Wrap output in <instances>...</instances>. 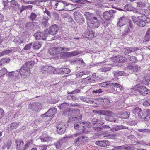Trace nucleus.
<instances>
[{
  "mask_svg": "<svg viewBox=\"0 0 150 150\" xmlns=\"http://www.w3.org/2000/svg\"><path fill=\"white\" fill-rule=\"evenodd\" d=\"M85 16L86 19L91 22L90 25V27L93 28H98L100 25V21L102 18L98 15L96 16L89 12L85 13Z\"/></svg>",
  "mask_w": 150,
  "mask_h": 150,
  "instance_id": "nucleus-1",
  "label": "nucleus"
},
{
  "mask_svg": "<svg viewBox=\"0 0 150 150\" xmlns=\"http://www.w3.org/2000/svg\"><path fill=\"white\" fill-rule=\"evenodd\" d=\"M35 63V62L32 61L27 62L21 67L19 70H16L15 72L18 73L17 75L20 74L23 78H26L30 75V69Z\"/></svg>",
  "mask_w": 150,
  "mask_h": 150,
  "instance_id": "nucleus-2",
  "label": "nucleus"
},
{
  "mask_svg": "<svg viewBox=\"0 0 150 150\" xmlns=\"http://www.w3.org/2000/svg\"><path fill=\"white\" fill-rule=\"evenodd\" d=\"M79 121H77V123H75L74 124V128L77 130L78 132L72 135L68 136L65 137V138L68 139H70L73 138H75L77 137L80 134H87L90 132V131L89 129L87 128L86 129L84 127V125L83 123H79Z\"/></svg>",
  "mask_w": 150,
  "mask_h": 150,
  "instance_id": "nucleus-3",
  "label": "nucleus"
},
{
  "mask_svg": "<svg viewBox=\"0 0 150 150\" xmlns=\"http://www.w3.org/2000/svg\"><path fill=\"white\" fill-rule=\"evenodd\" d=\"M132 19L134 22L139 27H144L147 23H150V18L146 16L140 15L137 18L133 16H132Z\"/></svg>",
  "mask_w": 150,
  "mask_h": 150,
  "instance_id": "nucleus-4",
  "label": "nucleus"
},
{
  "mask_svg": "<svg viewBox=\"0 0 150 150\" xmlns=\"http://www.w3.org/2000/svg\"><path fill=\"white\" fill-rule=\"evenodd\" d=\"M68 122H77L82 119V115L80 113L79 109H74L69 111L68 113Z\"/></svg>",
  "mask_w": 150,
  "mask_h": 150,
  "instance_id": "nucleus-5",
  "label": "nucleus"
},
{
  "mask_svg": "<svg viewBox=\"0 0 150 150\" xmlns=\"http://www.w3.org/2000/svg\"><path fill=\"white\" fill-rule=\"evenodd\" d=\"M131 92L132 93H139L143 94L146 93L148 94L150 93V90L144 86H139V85H136L133 88L131 89Z\"/></svg>",
  "mask_w": 150,
  "mask_h": 150,
  "instance_id": "nucleus-6",
  "label": "nucleus"
},
{
  "mask_svg": "<svg viewBox=\"0 0 150 150\" xmlns=\"http://www.w3.org/2000/svg\"><path fill=\"white\" fill-rule=\"evenodd\" d=\"M47 32L48 29H46L43 32H41L40 30H38L34 34L33 36L37 40L42 39L45 41L46 40L47 38L48 35Z\"/></svg>",
  "mask_w": 150,
  "mask_h": 150,
  "instance_id": "nucleus-7",
  "label": "nucleus"
},
{
  "mask_svg": "<svg viewBox=\"0 0 150 150\" xmlns=\"http://www.w3.org/2000/svg\"><path fill=\"white\" fill-rule=\"evenodd\" d=\"M77 137L74 141L73 143L75 146H79L80 144H83L88 141L89 138L86 136L79 135Z\"/></svg>",
  "mask_w": 150,
  "mask_h": 150,
  "instance_id": "nucleus-8",
  "label": "nucleus"
},
{
  "mask_svg": "<svg viewBox=\"0 0 150 150\" xmlns=\"http://www.w3.org/2000/svg\"><path fill=\"white\" fill-rule=\"evenodd\" d=\"M105 112V114L107 115L105 117L106 120L114 122H117V119L115 118V114L113 112L106 110Z\"/></svg>",
  "mask_w": 150,
  "mask_h": 150,
  "instance_id": "nucleus-9",
  "label": "nucleus"
},
{
  "mask_svg": "<svg viewBox=\"0 0 150 150\" xmlns=\"http://www.w3.org/2000/svg\"><path fill=\"white\" fill-rule=\"evenodd\" d=\"M74 19L79 24L81 25L84 23V18L79 12L76 11L74 12Z\"/></svg>",
  "mask_w": 150,
  "mask_h": 150,
  "instance_id": "nucleus-10",
  "label": "nucleus"
},
{
  "mask_svg": "<svg viewBox=\"0 0 150 150\" xmlns=\"http://www.w3.org/2000/svg\"><path fill=\"white\" fill-rule=\"evenodd\" d=\"M67 127V125L63 122H59L56 125L57 133L60 134L64 133L66 131Z\"/></svg>",
  "mask_w": 150,
  "mask_h": 150,
  "instance_id": "nucleus-11",
  "label": "nucleus"
},
{
  "mask_svg": "<svg viewBox=\"0 0 150 150\" xmlns=\"http://www.w3.org/2000/svg\"><path fill=\"white\" fill-rule=\"evenodd\" d=\"M67 127V125L63 122H59L56 125L57 133L60 134L64 133L66 131Z\"/></svg>",
  "mask_w": 150,
  "mask_h": 150,
  "instance_id": "nucleus-12",
  "label": "nucleus"
},
{
  "mask_svg": "<svg viewBox=\"0 0 150 150\" xmlns=\"http://www.w3.org/2000/svg\"><path fill=\"white\" fill-rule=\"evenodd\" d=\"M116 12V11L113 10L105 11L103 13V18L106 21L110 20L114 18V14Z\"/></svg>",
  "mask_w": 150,
  "mask_h": 150,
  "instance_id": "nucleus-13",
  "label": "nucleus"
},
{
  "mask_svg": "<svg viewBox=\"0 0 150 150\" xmlns=\"http://www.w3.org/2000/svg\"><path fill=\"white\" fill-rule=\"evenodd\" d=\"M59 30L58 25L56 24H53L48 29L47 33L48 35H54L56 34Z\"/></svg>",
  "mask_w": 150,
  "mask_h": 150,
  "instance_id": "nucleus-14",
  "label": "nucleus"
},
{
  "mask_svg": "<svg viewBox=\"0 0 150 150\" xmlns=\"http://www.w3.org/2000/svg\"><path fill=\"white\" fill-rule=\"evenodd\" d=\"M62 49L61 47H53L48 50V53L50 55L55 56L62 52Z\"/></svg>",
  "mask_w": 150,
  "mask_h": 150,
  "instance_id": "nucleus-15",
  "label": "nucleus"
},
{
  "mask_svg": "<svg viewBox=\"0 0 150 150\" xmlns=\"http://www.w3.org/2000/svg\"><path fill=\"white\" fill-rule=\"evenodd\" d=\"M24 142L22 139L15 140L16 149V150H23Z\"/></svg>",
  "mask_w": 150,
  "mask_h": 150,
  "instance_id": "nucleus-16",
  "label": "nucleus"
},
{
  "mask_svg": "<svg viewBox=\"0 0 150 150\" xmlns=\"http://www.w3.org/2000/svg\"><path fill=\"white\" fill-rule=\"evenodd\" d=\"M42 142H46L50 141L52 140V138L49 136L46 132H43L40 138Z\"/></svg>",
  "mask_w": 150,
  "mask_h": 150,
  "instance_id": "nucleus-17",
  "label": "nucleus"
},
{
  "mask_svg": "<svg viewBox=\"0 0 150 150\" xmlns=\"http://www.w3.org/2000/svg\"><path fill=\"white\" fill-rule=\"evenodd\" d=\"M134 147L132 146H129L128 145L126 144L120 146L114 147L113 150H122L125 149L127 150H132L134 149Z\"/></svg>",
  "mask_w": 150,
  "mask_h": 150,
  "instance_id": "nucleus-18",
  "label": "nucleus"
},
{
  "mask_svg": "<svg viewBox=\"0 0 150 150\" xmlns=\"http://www.w3.org/2000/svg\"><path fill=\"white\" fill-rule=\"evenodd\" d=\"M42 107L41 103L39 102H35L29 104V108L32 109L35 111H38V109L41 108Z\"/></svg>",
  "mask_w": 150,
  "mask_h": 150,
  "instance_id": "nucleus-19",
  "label": "nucleus"
},
{
  "mask_svg": "<svg viewBox=\"0 0 150 150\" xmlns=\"http://www.w3.org/2000/svg\"><path fill=\"white\" fill-rule=\"evenodd\" d=\"M95 143L97 145L103 147H106L110 145V142L106 140L96 141Z\"/></svg>",
  "mask_w": 150,
  "mask_h": 150,
  "instance_id": "nucleus-20",
  "label": "nucleus"
},
{
  "mask_svg": "<svg viewBox=\"0 0 150 150\" xmlns=\"http://www.w3.org/2000/svg\"><path fill=\"white\" fill-rule=\"evenodd\" d=\"M10 2L11 9L14 11H18L20 5L15 0H12Z\"/></svg>",
  "mask_w": 150,
  "mask_h": 150,
  "instance_id": "nucleus-21",
  "label": "nucleus"
},
{
  "mask_svg": "<svg viewBox=\"0 0 150 150\" xmlns=\"http://www.w3.org/2000/svg\"><path fill=\"white\" fill-rule=\"evenodd\" d=\"M139 48L137 47H126L125 49L124 53L125 55H127L132 52L137 51Z\"/></svg>",
  "mask_w": 150,
  "mask_h": 150,
  "instance_id": "nucleus-22",
  "label": "nucleus"
},
{
  "mask_svg": "<svg viewBox=\"0 0 150 150\" xmlns=\"http://www.w3.org/2000/svg\"><path fill=\"white\" fill-rule=\"evenodd\" d=\"M49 18L47 16H44L41 21V25L44 27L47 28L50 25L48 23Z\"/></svg>",
  "mask_w": 150,
  "mask_h": 150,
  "instance_id": "nucleus-23",
  "label": "nucleus"
},
{
  "mask_svg": "<svg viewBox=\"0 0 150 150\" xmlns=\"http://www.w3.org/2000/svg\"><path fill=\"white\" fill-rule=\"evenodd\" d=\"M149 111V110H146L143 112H142V110L141 111L140 113L138 115V117L144 119H146L147 117H148V113Z\"/></svg>",
  "mask_w": 150,
  "mask_h": 150,
  "instance_id": "nucleus-24",
  "label": "nucleus"
},
{
  "mask_svg": "<svg viewBox=\"0 0 150 150\" xmlns=\"http://www.w3.org/2000/svg\"><path fill=\"white\" fill-rule=\"evenodd\" d=\"M34 22H29L27 23L25 26V28L26 30H35V25Z\"/></svg>",
  "mask_w": 150,
  "mask_h": 150,
  "instance_id": "nucleus-25",
  "label": "nucleus"
},
{
  "mask_svg": "<svg viewBox=\"0 0 150 150\" xmlns=\"http://www.w3.org/2000/svg\"><path fill=\"white\" fill-rule=\"evenodd\" d=\"M83 37L85 38H91L94 35V33L92 31L86 30L83 35Z\"/></svg>",
  "mask_w": 150,
  "mask_h": 150,
  "instance_id": "nucleus-26",
  "label": "nucleus"
},
{
  "mask_svg": "<svg viewBox=\"0 0 150 150\" xmlns=\"http://www.w3.org/2000/svg\"><path fill=\"white\" fill-rule=\"evenodd\" d=\"M19 122H13L10 124V127H7V129L9 131H11L13 129H15L18 127L19 125Z\"/></svg>",
  "mask_w": 150,
  "mask_h": 150,
  "instance_id": "nucleus-27",
  "label": "nucleus"
},
{
  "mask_svg": "<svg viewBox=\"0 0 150 150\" xmlns=\"http://www.w3.org/2000/svg\"><path fill=\"white\" fill-rule=\"evenodd\" d=\"M126 20V18L125 16H123L121 17L119 19V21L117 25L120 27L123 26L125 24Z\"/></svg>",
  "mask_w": 150,
  "mask_h": 150,
  "instance_id": "nucleus-28",
  "label": "nucleus"
},
{
  "mask_svg": "<svg viewBox=\"0 0 150 150\" xmlns=\"http://www.w3.org/2000/svg\"><path fill=\"white\" fill-rule=\"evenodd\" d=\"M57 109L54 107L50 108L47 111L48 116L50 117L53 116L57 113Z\"/></svg>",
  "mask_w": 150,
  "mask_h": 150,
  "instance_id": "nucleus-29",
  "label": "nucleus"
},
{
  "mask_svg": "<svg viewBox=\"0 0 150 150\" xmlns=\"http://www.w3.org/2000/svg\"><path fill=\"white\" fill-rule=\"evenodd\" d=\"M126 60H129L131 63H135L137 62L138 60L136 57L134 56H130L127 55L126 58Z\"/></svg>",
  "mask_w": 150,
  "mask_h": 150,
  "instance_id": "nucleus-30",
  "label": "nucleus"
},
{
  "mask_svg": "<svg viewBox=\"0 0 150 150\" xmlns=\"http://www.w3.org/2000/svg\"><path fill=\"white\" fill-rule=\"evenodd\" d=\"M137 7L139 8H144L146 6V4L144 1H137L135 2Z\"/></svg>",
  "mask_w": 150,
  "mask_h": 150,
  "instance_id": "nucleus-31",
  "label": "nucleus"
},
{
  "mask_svg": "<svg viewBox=\"0 0 150 150\" xmlns=\"http://www.w3.org/2000/svg\"><path fill=\"white\" fill-rule=\"evenodd\" d=\"M113 83H110L108 82H105L100 83L99 85L102 87L104 88H113Z\"/></svg>",
  "mask_w": 150,
  "mask_h": 150,
  "instance_id": "nucleus-32",
  "label": "nucleus"
},
{
  "mask_svg": "<svg viewBox=\"0 0 150 150\" xmlns=\"http://www.w3.org/2000/svg\"><path fill=\"white\" fill-rule=\"evenodd\" d=\"M148 12V10L147 9L143 8L137 9L136 11V12L137 13L144 16H146V14Z\"/></svg>",
  "mask_w": 150,
  "mask_h": 150,
  "instance_id": "nucleus-33",
  "label": "nucleus"
},
{
  "mask_svg": "<svg viewBox=\"0 0 150 150\" xmlns=\"http://www.w3.org/2000/svg\"><path fill=\"white\" fill-rule=\"evenodd\" d=\"M68 5L67 3L63 1H59V4L58 8H59V10H63L65 6Z\"/></svg>",
  "mask_w": 150,
  "mask_h": 150,
  "instance_id": "nucleus-34",
  "label": "nucleus"
},
{
  "mask_svg": "<svg viewBox=\"0 0 150 150\" xmlns=\"http://www.w3.org/2000/svg\"><path fill=\"white\" fill-rule=\"evenodd\" d=\"M33 142L31 140L27 141L25 145H24L23 150H28V148L33 144Z\"/></svg>",
  "mask_w": 150,
  "mask_h": 150,
  "instance_id": "nucleus-35",
  "label": "nucleus"
},
{
  "mask_svg": "<svg viewBox=\"0 0 150 150\" xmlns=\"http://www.w3.org/2000/svg\"><path fill=\"white\" fill-rule=\"evenodd\" d=\"M150 28H149L146 31L144 37V42H146L148 41L150 39Z\"/></svg>",
  "mask_w": 150,
  "mask_h": 150,
  "instance_id": "nucleus-36",
  "label": "nucleus"
},
{
  "mask_svg": "<svg viewBox=\"0 0 150 150\" xmlns=\"http://www.w3.org/2000/svg\"><path fill=\"white\" fill-rule=\"evenodd\" d=\"M81 53L78 51H74L72 52H67V55L68 57L69 56H73L78 55Z\"/></svg>",
  "mask_w": 150,
  "mask_h": 150,
  "instance_id": "nucleus-37",
  "label": "nucleus"
},
{
  "mask_svg": "<svg viewBox=\"0 0 150 150\" xmlns=\"http://www.w3.org/2000/svg\"><path fill=\"white\" fill-rule=\"evenodd\" d=\"M115 58L117 59L114 62L116 63H123L125 62L127 60L124 58L122 56H120V57L117 56Z\"/></svg>",
  "mask_w": 150,
  "mask_h": 150,
  "instance_id": "nucleus-38",
  "label": "nucleus"
},
{
  "mask_svg": "<svg viewBox=\"0 0 150 150\" xmlns=\"http://www.w3.org/2000/svg\"><path fill=\"white\" fill-rule=\"evenodd\" d=\"M141 111V109L140 108L137 107L132 110V112L136 116L138 117V115L140 113Z\"/></svg>",
  "mask_w": 150,
  "mask_h": 150,
  "instance_id": "nucleus-39",
  "label": "nucleus"
},
{
  "mask_svg": "<svg viewBox=\"0 0 150 150\" xmlns=\"http://www.w3.org/2000/svg\"><path fill=\"white\" fill-rule=\"evenodd\" d=\"M43 11L44 13H45L50 18L52 17V15L53 11L49 10L46 8H45Z\"/></svg>",
  "mask_w": 150,
  "mask_h": 150,
  "instance_id": "nucleus-40",
  "label": "nucleus"
},
{
  "mask_svg": "<svg viewBox=\"0 0 150 150\" xmlns=\"http://www.w3.org/2000/svg\"><path fill=\"white\" fill-rule=\"evenodd\" d=\"M10 59L9 58H4L2 59L0 61V66H1L3 64L5 63H8L9 62Z\"/></svg>",
  "mask_w": 150,
  "mask_h": 150,
  "instance_id": "nucleus-41",
  "label": "nucleus"
},
{
  "mask_svg": "<svg viewBox=\"0 0 150 150\" xmlns=\"http://www.w3.org/2000/svg\"><path fill=\"white\" fill-rule=\"evenodd\" d=\"M13 51V50L12 49L3 51L0 52V57H1L3 55L8 54L11 52Z\"/></svg>",
  "mask_w": 150,
  "mask_h": 150,
  "instance_id": "nucleus-42",
  "label": "nucleus"
},
{
  "mask_svg": "<svg viewBox=\"0 0 150 150\" xmlns=\"http://www.w3.org/2000/svg\"><path fill=\"white\" fill-rule=\"evenodd\" d=\"M33 46L34 49L38 50L40 48L41 44L38 42H34L33 44Z\"/></svg>",
  "mask_w": 150,
  "mask_h": 150,
  "instance_id": "nucleus-43",
  "label": "nucleus"
},
{
  "mask_svg": "<svg viewBox=\"0 0 150 150\" xmlns=\"http://www.w3.org/2000/svg\"><path fill=\"white\" fill-rule=\"evenodd\" d=\"M130 115V113L129 112H125L122 113L121 115V117L122 119H127L128 118Z\"/></svg>",
  "mask_w": 150,
  "mask_h": 150,
  "instance_id": "nucleus-44",
  "label": "nucleus"
},
{
  "mask_svg": "<svg viewBox=\"0 0 150 150\" xmlns=\"http://www.w3.org/2000/svg\"><path fill=\"white\" fill-rule=\"evenodd\" d=\"M113 87H116L117 88L116 89V90H120L121 91H122L123 90V88L120 84L115 83H113Z\"/></svg>",
  "mask_w": 150,
  "mask_h": 150,
  "instance_id": "nucleus-45",
  "label": "nucleus"
},
{
  "mask_svg": "<svg viewBox=\"0 0 150 150\" xmlns=\"http://www.w3.org/2000/svg\"><path fill=\"white\" fill-rule=\"evenodd\" d=\"M47 0H38L36 1L35 4L41 6H44V3L46 2Z\"/></svg>",
  "mask_w": 150,
  "mask_h": 150,
  "instance_id": "nucleus-46",
  "label": "nucleus"
},
{
  "mask_svg": "<svg viewBox=\"0 0 150 150\" xmlns=\"http://www.w3.org/2000/svg\"><path fill=\"white\" fill-rule=\"evenodd\" d=\"M68 106V104L65 102L60 104L58 107L61 110H63L66 109Z\"/></svg>",
  "mask_w": 150,
  "mask_h": 150,
  "instance_id": "nucleus-47",
  "label": "nucleus"
},
{
  "mask_svg": "<svg viewBox=\"0 0 150 150\" xmlns=\"http://www.w3.org/2000/svg\"><path fill=\"white\" fill-rule=\"evenodd\" d=\"M67 98L69 100H74L78 99V98L73 94H69L67 96Z\"/></svg>",
  "mask_w": 150,
  "mask_h": 150,
  "instance_id": "nucleus-48",
  "label": "nucleus"
},
{
  "mask_svg": "<svg viewBox=\"0 0 150 150\" xmlns=\"http://www.w3.org/2000/svg\"><path fill=\"white\" fill-rule=\"evenodd\" d=\"M37 17V15L36 14L32 12L30 14L29 18L30 20H31L32 21H35Z\"/></svg>",
  "mask_w": 150,
  "mask_h": 150,
  "instance_id": "nucleus-49",
  "label": "nucleus"
},
{
  "mask_svg": "<svg viewBox=\"0 0 150 150\" xmlns=\"http://www.w3.org/2000/svg\"><path fill=\"white\" fill-rule=\"evenodd\" d=\"M134 8L132 7L131 5L128 4L125 5L124 7V9L125 10L127 11H133Z\"/></svg>",
  "mask_w": 150,
  "mask_h": 150,
  "instance_id": "nucleus-50",
  "label": "nucleus"
},
{
  "mask_svg": "<svg viewBox=\"0 0 150 150\" xmlns=\"http://www.w3.org/2000/svg\"><path fill=\"white\" fill-rule=\"evenodd\" d=\"M115 128L116 131H118L122 129H128V127L125 126L123 125H117L115 127Z\"/></svg>",
  "mask_w": 150,
  "mask_h": 150,
  "instance_id": "nucleus-51",
  "label": "nucleus"
},
{
  "mask_svg": "<svg viewBox=\"0 0 150 150\" xmlns=\"http://www.w3.org/2000/svg\"><path fill=\"white\" fill-rule=\"evenodd\" d=\"M14 41L15 43L17 45H20L23 42V41L21 40L18 37H16L14 39Z\"/></svg>",
  "mask_w": 150,
  "mask_h": 150,
  "instance_id": "nucleus-52",
  "label": "nucleus"
},
{
  "mask_svg": "<svg viewBox=\"0 0 150 150\" xmlns=\"http://www.w3.org/2000/svg\"><path fill=\"white\" fill-rule=\"evenodd\" d=\"M61 74H65L70 72V70L69 68L61 69Z\"/></svg>",
  "mask_w": 150,
  "mask_h": 150,
  "instance_id": "nucleus-53",
  "label": "nucleus"
},
{
  "mask_svg": "<svg viewBox=\"0 0 150 150\" xmlns=\"http://www.w3.org/2000/svg\"><path fill=\"white\" fill-rule=\"evenodd\" d=\"M108 91H102V89H99L98 90H94L92 91V93H101L102 92H103L105 93H109V92H108Z\"/></svg>",
  "mask_w": 150,
  "mask_h": 150,
  "instance_id": "nucleus-54",
  "label": "nucleus"
},
{
  "mask_svg": "<svg viewBox=\"0 0 150 150\" xmlns=\"http://www.w3.org/2000/svg\"><path fill=\"white\" fill-rule=\"evenodd\" d=\"M48 67L47 65L43 66L40 69V71L43 74H45L47 73Z\"/></svg>",
  "mask_w": 150,
  "mask_h": 150,
  "instance_id": "nucleus-55",
  "label": "nucleus"
},
{
  "mask_svg": "<svg viewBox=\"0 0 150 150\" xmlns=\"http://www.w3.org/2000/svg\"><path fill=\"white\" fill-rule=\"evenodd\" d=\"M88 79V81H87V83H95L97 80L95 79L94 77H92V78H89L88 77H87L86 80Z\"/></svg>",
  "mask_w": 150,
  "mask_h": 150,
  "instance_id": "nucleus-56",
  "label": "nucleus"
},
{
  "mask_svg": "<svg viewBox=\"0 0 150 150\" xmlns=\"http://www.w3.org/2000/svg\"><path fill=\"white\" fill-rule=\"evenodd\" d=\"M53 16V18L56 20H58L59 18V15L55 11H53L52 16Z\"/></svg>",
  "mask_w": 150,
  "mask_h": 150,
  "instance_id": "nucleus-57",
  "label": "nucleus"
},
{
  "mask_svg": "<svg viewBox=\"0 0 150 150\" xmlns=\"http://www.w3.org/2000/svg\"><path fill=\"white\" fill-rule=\"evenodd\" d=\"M130 31V29L129 27L127 26L126 28V29L124 31H123L122 33V36L124 37L126 35H127L129 32Z\"/></svg>",
  "mask_w": 150,
  "mask_h": 150,
  "instance_id": "nucleus-58",
  "label": "nucleus"
},
{
  "mask_svg": "<svg viewBox=\"0 0 150 150\" xmlns=\"http://www.w3.org/2000/svg\"><path fill=\"white\" fill-rule=\"evenodd\" d=\"M16 73L15 71H12L8 72L7 74L8 75V79H11L13 77L14 75L16 76Z\"/></svg>",
  "mask_w": 150,
  "mask_h": 150,
  "instance_id": "nucleus-59",
  "label": "nucleus"
},
{
  "mask_svg": "<svg viewBox=\"0 0 150 150\" xmlns=\"http://www.w3.org/2000/svg\"><path fill=\"white\" fill-rule=\"evenodd\" d=\"M138 131L140 132H142L144 133L150 134V129H138Z\"/></svg>",
  "mask_w": 150,
  "mask_h": 150,
  "instance_id": "nucleus-60",
  "label": "nucleus"
},
{
  "mask_svg": "<svg viewBox=\"0 0 150 150\" xmlns=\"http://www.w3.org/2000/svg\"><path fill=\"white\" fill-rule=\"evenodd\" d=\"M143 105L145 106H150V99H147L145 100L143 103Z\"/></svg>",
  "mask_w": 150,
  "mask_h": 150,
  "instance_id": "nucleus-61",
  "label": "nucleus"
},
{
  "mask_svg": "<svg viewBox=\"0 0 150 150\" xmlns=\"http://www.w3.org/2000/svg\"><path fill=\"white\" fill-rule=\"evenodd\" d=\"M111 69L110 67H105L100 69V70L101 72H107L110 71Z\"/></svg>",
  "mask_w": 150,
  "mask_h": 150,
  "instance_id": "nucleus-62",
  "label": "nucleus"
},
{
  "mask_svg": "<svg viewBox=\"0 0 150 150\" xmlns=\"http://www.w3.org/2000/svg\"><path fill=\"white\" fill-rule=\"evenodd\" d=\"M138 83H141L144 85H148L149 84V82L147 81H145V80H140L138 81Z\"/></svg>",
  "mask_w": 150,
  "mask_h": 150,
  "instance_id": "nucleus-63",
  "label": "nucleus"
},
{
  "mask_svg": "<svg viewBox=\"0 0 150 150\" xmlns=\"http://www.w3.org/2000/svg\"><path fill=\"white\" fill-rule=\"evenodd\" d=\"M8 72L6 69L5 68H4L1 70H0V73L2 76L6 74Z\"/></svg>",
  "mask_w": 150,
  "mask_h": 150,
  "instance_id": "nucleus-64",
  "label": "nucleus"
}]
</instances>
